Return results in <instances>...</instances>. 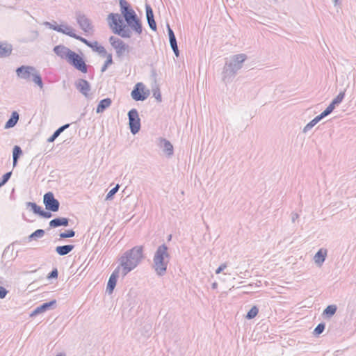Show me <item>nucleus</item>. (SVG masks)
<instances>
[{"mask_svg": "<svg viewBox=\"0 0 356 356\" xmlns=\"http://www.w3.org/2000/svg\"><path fill=\"white\" fill-rule=\"evenodd\" d=\"M119 4L121 12L120 15L123 20L137 15L134 10L132 8L131 4L127 0H120Z\"/></svg>", "mask_w": 356, "mask_h": 356, "instance_id": "ddd939ff", "label": "nucleus"}, {"mask_svg": "<svg viewBox=\"0 0 356 356\" xmlns=\"http://www.w3.org/2000/svg\"><path fill=\"white\" fill-rule=\"evenodd\" d=\"M218 288V283L217 282H213L211 284V289H216Z\"/></svg>", "mask_w": 356, "mask_h": 356, "instance_id": "4d7b16f0", "label": "nucleus"}, {"mask_svg": "<svg viewBox=\"0 0 356 356\" xmlns=\"http://www.w3.org/2000/svg\"><path fill=\"white\" fill-rule=\"evenodd\" d=\"M153 95L159 102L162 101L161 92L159 88L153 89Z\"/></svg>", "mask_w": 356, "mask_h": 356, "instance_id": "37998d69", "label": "nucleus"}, {"mask_svg": "<svg viewBox=\"0 0 356 356\" xmlns=\"http://www.w3.org/2000/svg\"><path fill=\"white\" fill-rule=\"evenodd\" d=\"M53 51L60 58L67 60L76 70L83 74L88 72L89 65L86 64L82 53L79 54L63 44L55 46Z\"/></svg>", "mask_w": 356, "mask_h": 356, "instance_id": "f03ea898", "label": "nucleus"}, {"mask_svg": "<svg viewBox=\"0 0 356 356\" xmlns=\"http://www.w3.org/2000/svg\"><path fill=\"white\" fill-rule=\"evenodd\" d=\"M170 258L169 248L165 243L159 245L154 252L152 264L158 276L162 277L166 274Z\"/></svg>", "mask_w": 356, "mask_h": 356, "instance_id": "20e7f679", "label": "nucleus"}, {"mask_svg": "<svg viewBox=\"0 0 356 356\" xmlns=\"http://www.w3.org/2000/svg\"><path fill=\"white\" fill-rule=\"evenodd\" d=\"M8 293L6 289L2 286H0V299L4 298Z\"/></svg>", "mask_w": 356, "mask_h": 356, "instance_id": "de8ad7c7", "label": "nucleus"}, {"mask_svg": "<svg viewBox=\"0 0 356 356\" xmlns=\"http://www.w3.org/2000/svg\"><path fill=\"white\" fill-rule=\"evenodd\" d=\"M5 184L0 179V188H1Z\"/></svg>", "mask_w": 356, "mask_h": 356, "instance_id": "052dcab7", "label": "nucleus"}, {"mask_svg": "<svg viewBox=\"0 0 356 356\" xmlns=\"http://www.w3.org/2000/svg\"><path fill=\"white\" fill-rule=\"evenodd\" d=\"M70 126V124H65L59 128H58L53 134L48 138L47 142L48 143H53L59 136L61 133H63L65 129L69 128Z\"/></svg>", "mask_w": 356, "mask_h": 356, "instance_id": "a878e982", "label": "nucleus"}, {"mask_svg": "<svg viewBox=\"0 0 356 356\" xmlns=\"http://www.w3.org/2000/svg\"><path fill=\"white\" fill-rule=\"evenodd\" d=\"M149 90L145 88V85L142 82H138L134 86L131 92V97L136 102H143L149 97Z\"/></svg>", "mask_w": 356, "mask_h": 356, "instance_id": "6e6552de", "label": "nucleus"}, {"mask_svg": "<svg viewBox=\"0 0 356 356\" xmlns=\"http://www.w3.org/2000/svg\"><path fill=\"white\" fill-rule=\"evenodd\" d=\"M76 18L79 27L86 33L92 30L91 20L80 11L76 13Z\"/></svg>", "mask_w": 356, "mask_h": 356, "instance_id": "9b49d317", "label": "nucleus"}, {"mask_svg": "<svg viewBox=\"0 0 356 356\" xmlns=\"http://www.w3.org/2000/svg\"><path fill=\"white\" fill-rule=\"evenodd\" d=\"M112 104V100L111 98L107 97L104 98L99 102L97 104V106L96 108V113H103L106 109H107Z\"/></svg>", "mask_w": 356, "mask_h": 356, "instance_id": "412c9836", "label": "nucleus"}, {"mask_svg": "<svg viewBox=\"0 0 356 356\" xmlns=\"http://www.w3.org/2000/svg\"><path fill=\"white\" fill-rule=\"evenodd\" d=\"M16 74L20 79L32 80L40 88H43V81L40 72L35 67L29 65H22L16 69Z\"/></svg>", "mask_w": 356, "mask_h": 356, "instance_id": "423d86ee", "label": "nucleus"}, {"mask_svg": "<svg viewBox=\"0 0 356 356\" xmlns=\"http://www.w3.org/2000/svg\"><path fill=\"white\" fill-rule=\"evenodd\" d=\"M52 212L53 211H47V210L44 211L42 209L39 216L41 217V218H45V219H49V218H51L53 216Z\"/></svg>", "mask_w": 356, "mask_h": 356, "instance_id": "79ce46f5", "label": "nucleus"}, {"mask_svg": "<svg viewBox=\"0 0 356 356\" xmlns=\"http://www.w3.org/2000/svg\"><path fill=\"white\" fill-rule=\"evenodd\" d=\"M11 245L12 244L8 245L3 250L2 254L3 259H6L8 254H13L14 249L11 247Z\"/></svg>", "mask_w": 356, "mask_h": 356, "instance_id": "a19ab883", "label": "nucleus"}, {"mask_svg": "<svg viewBox=\"0 0 356 356\" xmlns=\"http://www.w3.org/2000/svg\"><path fill=\"white\" fill-rule=\"evenodd\" d=\"M326 115L324 114L323 112H322L321 114H319L318 115L316 116L314 119H313V121L317 124L318 122H320L322 119H323L324 118H325Z\"/></svg>", "mask_w": 356, "mask_h": 356, "instance_id": "8fccbe9b", "label": "nucleus"}, {"mask_svg": "<svg viewBox=\"0 0 356 356\" xmlns=\"http://www.w3.org/2000/svg\"><path fill=\"white\" fill-rule=\"evenodd\" d=\"M76 40L81 41L88 47H90L92 51L97 52L101 56L104 57L106 55V49L103 46L99 45L97 41H89L85 38L79 35H77Z\"/></svg>", "mask_w": 356, "mask_h": 356, "instance_id": "9d476101", "label": "nucleus"}, {"mask_svg": "<svg viewBox=\"0 0 356 356\" xmlns=\"http://www.w3.org/2000/svg\"><path fill=\"white\" fill-rule=\"evenodd\" d=\"M127 115L130 131L135 135L139 132L141 127L138 112L136 108H132L128 112Z\"/></svg>", "mask_w": 356, "mask_h": 356, "instance_id": "0eeeda50", "label": "nucleus"}, {"mask_svg": "<svg viewBox=\"0 0 356 356\" xmlns=\"http://www.w3.org/2000/svg\"><path fill=\"white\" fill-rule=\"evenodd\" d=\"M120 266H118L111 273L106 285V291L108 294H112L117 284L119 277Z\"/></svg>", "mask_w": 356, "mask_h": 356, "instance_id": "2eb2a0df", "label": "nucleus"}, {"mask_svg": "<svg viewBox=\"0 0 356 356\" xmlns=\"http://www.w3.org/2000/svg\"><path fill=\"white\" fill-rule=\"evenodd\" d=\"M76 90L81 93L85 97H89V92L91 90L90 83L84 79H79L74 83Z\"/></svg>", "mask_w": 356, "mask_h": 356, "instance_id": "4468645a", "label": "nucleus"}, {"mask_svg": "<svg viewBox=\"0 0 356 356\" xmlns=\"http://www.w3.org/2000/svg\"><path fill=\"white\" fill-rule=\"evenodd\" d=\"M171 239H172V234H170L168 236L167 241H171Z\"/></svg>", "mask_w": 356, "mask_h": 356, "instance_id": "bf43d9fd", "label": "nucleus"}, {"mask_svg": "<svg viewBox=\"0 0 356 356\" xmlns=\"http://www.w3.org/2000/svg\"><path fill=\"white\" fill-rule=\"evenodd\" d=\"M325 328V323L324 322H321L317 325V326L314 328L313 331V334L316 337H318L323 332Z\"/></svg>", "mask_w": 356, "mask_h": 356, "instance_id": "f704fd0d", "label": "nucleus"}, {"mask_svg": "<svg viewBox=\"0 0 356 356\" xmlns=\"http://www.w3.org/2000/svg\"><path fill=\"white\" fill-rule=\"evenodd\" d=\"M107 20L113 33L122 38H130L132 35L131 31L138 35L143 32L142 22L137 15L123 20L120 14L110 13Z\"/></svg>", "mask_w": 356, "mask_h": 356, "instance_id": "f257e3e1", "label": "nucleus"}, {"mask_svg": "<svg viewBox=\"0 0 356 356\" xmlns=\"http://www.w3.org/2000/svg\"><path fill=\"white\" fill-rule=\"evenodd\" d=\"M129 46L126 43L119 47L115 49L117 58H118L120 60H122L125 55L129 54Z\"/></svg>", "mask_w": 356, "mask_h": 356, "instance_id": "393cba45", "label": "nucleus"}, {"mask_svg": "<svg viewBox=\"0 0 356 356\" xmlns=\"http://www.w3.org/2000/svg\"><path fill=\"white\" fill-rule=\"evenodd\" d=\"M227 264L226 263H224V264H222L221 265H220L218 266V268L216 270V274H220L221 272H222L226 268H227Z\"/></svg>", "mask_w": 356, "mask_h": 356, "instance_id": "3c124183", "label": "nucleus"}, {"mask_svg": "<svg viewBox=\"0 0 356 356\" xmlns=\"http://www.w3.org/2000/svg\"><path fill=\"white\" fill-rule=\"evenodd\" d=\"M337 310V305H330L324 309L323 312V316L326 318H330L335 314Z\"/></svg>", "mask_w": 356, "mask_h": 356, "instance_id": "cd10ccee", "label": "nucleus"}, {"mask_svg": "<svg viewBox=\"0 0 356 356\" xmlns=\"http://www.w3.org/2000/svg\"><path fill=\"white\" fill-rule=\"evenodd\" d=\"M327 257V250L320 249L314 255V259L315 263L318 266H321L324 263Z\"/></svg>", "mask_w": 356, "mask_h": 356, "instance_id": "aec40b11", "label": "nucleus"}, {"mask_svg": "<svg viewBox=\"0 0 356 356\" xmlns=\"http://www.w3.org/2000/svg\"><path fill=\"white\" fill-rule=\"evenodd\" d=\"M12 175V171L5 173L0 179L5 184L8 181Z\"/></svg>", "mask_w": 356, "mask_h": 356, "instance_id": "a18cd8bd", "label": "nucleus"}, {"mask_svg": "<svg viewBox=\"0 0 356 356\" xmlns=\"http://www.w3.org/2000/svg\"><path fill=\"white\" fill-rule=\"evenodd\" d=\"M145 12H146L147 22L148 23L149 28L152 31H156L157 30V26H156V23L154 19V12H153V10H152L151 6L148 3L145 4Z\"/></svg>", "mask_w": 356, "mask_h": 356, "instance_id": "dca6fc26", "label": "nucleus"}, {"mask_svg": "<svg viewBox=\"0 0 356 356\" xmlns=\"http://www.w3.org/2000/svg\"><path fill=\"white\" fill-rule=\"evenodd\" d=\"M13 46L7 42H0V58H6L12 54Z\"/></svg>", "mask_w": 356, "mask_h": 356, "instance_id": "6ab92c4d", "label": "nucleus"}, {"mask_svg": "<svg viewBox=\"0 0 356 356\" xmlns=\"http://www.w3.org/2000/svg\"><path fill=\"white\" fill-rule=\"evenodd\" d=\"M170 45L172 49L178 48V45H177V41L170 42Z\"/></svg>", "mask_w": 356, "mask_h": 356, "instance_id": "864d4df0", "label": "nucleus"}, {"mask_svg": "<svg viewBox=\"0 0 356 356\" xmlns=\"http://www.w3.org/2000/svg\"><path fill=\"white\" fill-rule=\"evenodd\" d=\"M247 58L246 54H239L234 55L229 60L225 61L222 72V79L225 83L232 81L238 71L242 68L243 63Z\"/></svg>", "mask_w": 356, "mask_h": 356, "instance_id": "39448f33", "label": "nucleus"}, {"mask_svg": "<svg viewBox=\"0 0 356 356\" xmlns=\"http://www.w3.org/2000/svg\"><path fill=\"white\" fill-rule=\"evenodd\" d=\"M45 234V231L42 229H36L35 232H33L32 234H31L28 236V241L31 242L33 240H37L38 238H42L44 236Z\"/></svg>", "mask_w": 356, "mask_h": 356, "instance_id": "c756f323", "label": "nucleus"}, {"mask_svg": "<svg viewBox=\"0 0 356 356\" xmlns=\"http://www.w3.org/2000/svg\"><path fill=\"white\" fill-rule=\"evenodd\" d=\"M19 113L17 111H13L11 113L10 118L5 124V129H10L14 127L19 120Z\"/></svg>", "mask_w": 356, "mask_h": 356, "instance_id": "5701e85b", "label": "nucleus"}, {"mask_svg": "<svg viewBox=\"0 0 356 356\" xmlns=\"http://www.w3.org/2000/svg\"><path fill=\"white\" fill-rule=\"evenodd\" d=\"M74 248V245H58L55 248L56 252L60 256H65L69 254L70 252L73 250Z\"/></svg>", "mask_w": 356, "mask_h": 356, "instance_id": "4be33fe9", "label": "nucleus"}, {"mask_svg": "<svg viewBox=\"0 0 356 356\" xmlns=\"http://www.w3.org/2000/svg\"><path fill=\"white\" fill-rule=\"evenodd\" d=\"M291 221L294 222L297 219L299 218V214L296 212H292L291 214Z\"/></svg>", "mask_w": 356, "mask_h": 356, "instance_id": "603ef678", "label": "nucleus"}, {"mask_svg": "<svg viewBox=\"0 0 356 356\" xmlns=\"http://www.w3.org/2000/svg\"><path fill=\"white\" fill-rule=\"evenodd\" d=\"M56 305L57 301L55 299L51 300L49 302H44L34 309L30 314V316H36L37 315L44 313L48 310H53L56 307Z\"/></svg>", "mask_w": 356, "mask_h": 356, "instance_id": "f8f14e48", "label": "nucleus"}, {"mask_svg": "<svg viewBox=\"0 0 356 356\" xmlns=\"http://www.w3.org/2000/svg\"><path fill=\"white\" fill-rule=\"evenodd\" d=\"M143 258V246H135L126 251L119 259L120 266L122 267V275L125 277L134 270Z\"/></svg>", "mask_w": 356, "mask_h": 356, "instance_id": "7ed1b4c3", "label": "nucleus"}, {"mask_svg": "<svg viewBox=\"0 0 356 356\" xmlns=\"http://www.w3.org/2000/svg\"><path fill=\"white\" fill-rule=\"evenodd\" d=\"M27 209H29L34 214L40 216L42 208L38 205L35 202H28L26 203Z\"/></svg>", "mask_w": 356, "mask_h": 356, "instance_id": "c85d7f7f", "label": "nucleus"}, {"mask_svg": "<svg viewBox=\"0 0 356 356\" xmlns=\"http://www.w3.org/2000/svg\"><path fill=\"white\" fill-rule=\"evenodd\" d=\"M60 26L61 31H57V32L62 33L63 34H65V35L71 37V38L76 39L77 34H76L74 33V30L72 26H68L67 24H60Z\"/></svg>", "mask_w": 356, "mask_h": 356, "instance_id": "b1692460", "label": "nucleus"}, {"mask_svg": "<svg viewBox=\"0 0 356 356\" xmlns=\"http://www.w3.org/2000/svg\"><path fill=\"white\" fill-rule=\"evenodd\" d=\"M333 2L334 6H337L340 3V0H334Z\"/></svg>", "mask_w": 356, "mask_h": 356, "instance_id": "13d9d810", "label": "nucleus"}, {"mask_svg": "<svg viewBox=\"0 0 356 356\" xmlns=\"http://www.w3.org/2000/svg\"><path fill=\"white\" fill-rule=\"evenodd\" d=\"M58 276V271L56 268H54L47 275V279H57Z\"/></svg>", "mask_w": 356, "mask_h": 356, "instance_id": "ea45409f", "label": "nucleus"}, {"mask_svg": "<svg viewBox=\"0 0 356 356\" xmlns=\"http://www.w3.org/2000/svg\"><path fill=\"white\" fill-rule=\"evenodd\" d=\"M346 90L340 92L335 98L331 102L335 106H338L342 102L345 97Z\"/></svg>", "mask_w": 356, "mask_h": 356, "instance_id": "72a5a7b5", "label": "nucleus"}, {"mask_svg": "<svg viewBox=\"0 0 356 356\" xmlns=\"http://www.w3.org/2000/svg\"><path fill=\"white\" fill-rule=\"evenodd\" d=\"M316 124L312 120L309 123H307L303 129V132L306 133L309 130H310L313 127H314Z\"/></svg>", "mask_w": 356, "mask_h": 356, "instance_id": "49530a36", "label": "nucleus"}, {"mask_svg": "<svg viewBox=\"0 0 356 356\" xmlns=\"http://www.w3.org/2000/svg\"><path fill=\"white\" fill-rule=\"evenodd\" d=\"M151 73H152V76L154 77V79H156V77L157 76L156 70H152L151 71Z\"/></svg>", "mask_w": 356, "mask_h": 356, "instance_id": "6e6d98bb", "label": "nucleus"}, {"mask_svg": "<svg viewBox=\"0 0 356 356\" xmlns=\"http://www.w3.org/2000/svg\"><path fill=\"white\" fill-rule=\"evenodd\" d=\"M335 107L336 106L331 102L323 112L326 116H327L334 111Z\"/></svg>", "mask_w": 356, "mask_h": 356, "instance_id": "c03bdc74", "label": "nucleus"}, {"mask_svg": "<svg viewBox=\"0 0 356 356\" xmlns=\"http://www.w3.org/2000/svg\"><path fill=\"white\" fill-rule=\"evenodd\" d=\"M71 220L68 218L57 217L49 221V228H56L58 227H67Z\"/></svg>", "mask_w": 356, "mask_h": 356, "instance_id": "a211bd4d", "label": "nucleus"}, {"mask_svg": "<svg viewBox=\"0 0 356 356\" xmlns=\"http://www.w3.org/2000/svg\"><path fill=\"white\" fill-rule=\"evenodd\" d=\"M75 232L73 229L65 230L63 232L60 233V238H72L75 236Z\"/></svg>", "mask_w": 356, "mask_h": 356, "instance_id": "4c0bfd02", "label": "nucleus"}, {"mask_svg": "<svg viewBox=\"0 0 356 356\" xmlns=\"http://www.w3.org/2000/svg\"><path fill=\"white\" fill-rule=\"evenodd\" d=\"M44 25L48 27L49 29L56 31H61L60 25H58L56 21H53L52 22H45L44 23Z\"/></svg>", "mask_w": 356, "mask_h": 356, "instance_id": "c9c22d12", "label": "nucleus"}, {"mask_svg": "<svg viewBox=\"0 0 356 356\" xmlns=\"http://www.w3.org/2000/svg\"><path fill=\"white\" fill-rule=\"evenodd\" d=\"M167 29H168V36H169L170 43L177 41L175 33L172 31V29L170 28V26L168 24H167Z\"/></svg>", "mask_w": 356, "mask_h": 356, "instance_id": "58836bf2", "label": "nucleus"}, {"mask_svg": "<svg viewBox=\"0 0 356 356\" xmlns=\"http://www.w3.org/2000/svg\"><path fill=\"white\" fill-rule=\"evenodd\" d=\"M259 313V309L257 306H253L251 309L248 312L245 318L248 320L253 319L257 316Z\"/></svg>", "mask_w": 356, "mask_h": 356, "instance_id": "473e14b6", "label": "nucleus"}, {"mask_svg": "<svg viewBox=\"0 0 356 356\" xmlns=\"http://www.w3.org/2000/svg\"><path fill=\"white\" fill-rule=\"evenodd\" d=\"M119 188H120L119 184H117L115 187H113L111 190H110L109 192L107 193L105 200H113L114 197V195L118 191Z\"/></svg>", "mask_w": 356, "mask_h": 356, "instance_id": "e433bc0d", "label": "nucleus"}, {"mask_svg": "<svg viewBox=\"0 0 356 356\" xmlns=\"http://www.w3.org/2000/svg\"><path fill=\"white\" fill-rule=\"evenodd\" d=\"M23 152L19 145H15L13 149V164L15 167L18 163V160L22 155Z\"/></svg>", "mask_w": 356, "mask_h": 356, "instance_id": "bb28decb", "label": "nucleus"}, {"mask_svg": "<svg viewBox=\"0 0 356 356\" xmlns=\"http://www.w3.org/2000/svg\"><path fill=\"white\" fill-rule=\"evenodd\" d=\"M175 55L176 56V57H179V48H177V49H172Z\"/></svg>", "mask_w": 356, "mask_h": 356, "instance_id": "5fc2aeb1", "label": "nucleus"}, {"mask_svg": "<svg viewBox=\"0 0 356 356\" xmlns=\"http://www.w3.org/2000/svg\"><path fill=\"white\" fill-rule=\"evenodd\" d=\"M326 115L324 114L323 112H322L321 114H319L318 115L316 116L314 119H313V121L317 124L318 122H320L322 119H323L324 118H325Z\"/></svg>", "mask_w": 356, "mask_h": 356, "instance_id": "09e8293b", "label": "nucleus"}, {"mask_svg": "<svg viewBox=\"0 0 356 356\" xmlns=\"http://www.w3.org/2000/svg\"><path fill=\"white\" fill-rule=\"evenodd\" d=\"M105 56H106V60H105L103 66L101 68V72L102 73L104 72L107 70L108 67L113 63L111 54L106 53V55Z\"/></svg>", "mask_w": 356, "mask_h": 356, "instance_id": "2f4dec72", "label": "nucleus"}, {"mask_svg": "<svg viewBox=\"0 0 356 356\" xmlns=\"http://www.w3.org/2000/svg\"><path fill=\"white\" fill-rule=\"evenodd\" d=\"M159 145L163 149L166 156L170 157L174 154V148L171 143L165 138H159Z\"/></svg>", "mask_w": 356, "mask_h": 356, "instance_id": "f3484780", "label": "nucleus"}, {"mask_svg": "<svg viewBox=\"0 0 356 356\" xmlns=\"http://www.w3.org/2000/svg\"><path fill=\"white\" fill-rule=\"evenodd\" d=\"M108 40H109L111 45L115 49H118L119 47L122 46L123 44L125 43L121 39H120L117 37L113 36V35L109 38Z\"/></svg>", "mask_w": 356, "mask_h": 356, "instance_id": "7c9ffc66", "label": "nucleus"}, {"mask_svg": "<svg viewBox=\"0 0 356 356\" xmlns=\"http://www.w3.org/2000/svg\"><path fill=\"white\" fill-rule=\"evenodd\" d=\"M43 204L47 211L57 212L60 208L59 201L54 197L52 192L49 191L43 196Z\"/></svg>", "mask_w": 356, "mask_h": 356, "instance_id": "1a4fd4ad", "label": "nucleus"}]
</instances>
